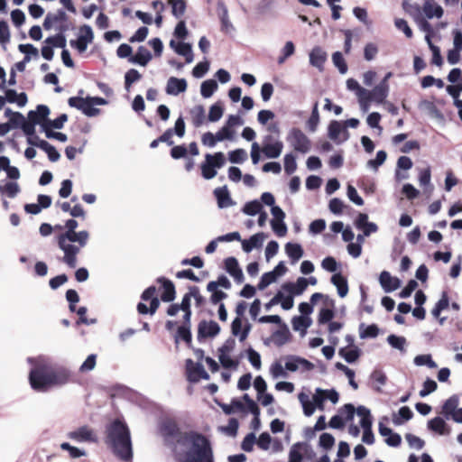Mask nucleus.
I'll use <instances>...</instances> for the list:
<instances>
[{"label": "nucleus", "instance_id": "f257e3e1", "mask_svg": "<svg viewBox=\"0 0 462 462\" xmlns=\"http://www.w3.org/2000/svg\"><path fill=\"white\" fill-rule=\"evenodd\" d=\"M161 434L168 445L185 448L184 457L180 462H214L213 451L209 440L199 433L193 431L181 433L174 421L165 420L162 423Z\"/></svg>", "mask_w": 462, "mask_h": 462}, {"label": "nucleus", "instance_id": "f03ea898", "mask_svg": "<svg viewBox=\"0 0 462 462\" xmlns=\"http://www.w3.org/2000/svg\"><path fill=\"white\" fill-rule=\"evenodd\" d=\"M28 362L32 365L29 381L35 391L47 392L50 389L63 386L71 380V371L67 367L52 364L48 356L29 357Z\"/></svg>", "mask_w": 462, "mask_h": 462}, {"label": "nucleus", "instance_id": "7ed1b4c3", "mask_svg": "<svg viewBox=\"0 0 462 462\" xmlns=\"http://www.w3.org/2000/svg\"><path fill=\"white\" fill-rule=\"evenodd\" d=\"M79 223L75 219H69L65 223L66 231L57 236L59 248L63 252L61 261L69 268L78 264V254L84 248L89 239V233L86 230L76 231Z\"/></svg>", "mask_w": 462, "mask_h": 462}, {"label": "nucleus", "instance_id": "20e7f679", "mask_svg": "<svg viewBox=\"0 0 462 462\" xmlns=\"http://www.w3.org/2000/svg\"><path fill=\"white\" fill-rule=\"evenodd\" d=\"M106 443L122 460L128 461L133 457L130 430L121 419H116L106 426Z\"/></svg>", "mask_w": 462, "mask_h": 462}, {"label": "nucleus", "instance_id": "39448f33", "mask_svg": "<svg viewBox=\"0 0 462 462\" xmlns=\"http://www.w3.org/2000/svg\"><path fill=\"white\" fill-rule=\"evenodd\" d=\"M299 402H300L303 412L306 416H311L315 411V407L319 410H324V402L326 401L325 390L317 388L315 393L312 396V402L305 393H300L298 395Z\"/></svg>", "mask_w": 462, "mask_h": 462}, {"label": "nucleus", "instance_id": "423d86ee", "mask_svg": "<svg viewBox=\"0 0 462 462\" xmlns=\"http://www.w3.org/2000/svg\"><path fill=\"white\" fill-rule=\"evenodd\" d=\"M286 141L294 151L302 154L311 150V141L300 128H291L286 136Z\"/></svg>", "mask_w": 462, "mask_h": 462}, {"label": "nucleus", "instance_id": "0eeeda50", "mask_svg": "<svg viewBox=\"0 0 462 462\" xmlns=\"http://www.w3.org/2000/svg\"><path fill=\"white\" fill-rule=\"evenodd\" d=\"M45 30L54 29L60 32H65L69 30L68 15L64 10L59 9L56 13H48L43 22Z\"/></svg>", "mask_w": 462, "mask_h": 462}, {"label": "nucleus", "instance_id": "6e6552de", "mask_svg": "<svg viewBox=\"0 0 462 462\" xmlns=\"http://www.w3.org/2000/svg\"><path fill=\"white\" fill-rule=\"evenodd\" d=\"M68 104L69 106L80 110L88 117L97 116L100 114V109L95 107L91 97H87L85 98L80 97H71L69 98Z\"/></svg>", "mask_w": 462, "mask_h": 462}, {"label": "nucleus", "instance_id": "1a4fd4ad", "mask_svg": "<svg viewBox=\"0 0 462 462\" xmlns=\"http://www.w3.org/2000/svg\"><path fill=\"white\" fill-rule=\"evenodd\" d=\"M283 149V143L278 138L272 134H267L263 139L262 152L266 158L276 159L278 158Z\"/></svg>", "mask_w": 462, "mask_h": 462}, {"label": "nucleus", "instance_id": "9d476101", "mask_svg": "<svg viewBox=\"0 0 462 462\" xmlns=\"http://www.w3.org/2000/svg\"><path fill=\"white\" fill-rule=\"evenodd\" d=\"M94 33L89 25H83L79 28V34L76 40H70L69 44L76 49L79 53L86 51L88 45L93 42Z\"/></svg>", "mask_w": 462, "mask_h": 462}, {"label": "nucleus", "instance_id": "9b49d317", "mask_svg": "<svg viewBox=\"0 0 462 462\" xmlns=\"http://www.w3.org/2000/svg\"><path fill=\"white\" fill-rule=\"evenodd\" d=\"M285 369L289 372L305 373L314 369V365L309 360L295 355L286 356Z\"/></svg>", "mask_w": 462, "mask_h": 462}, {"label": "nucleus", "instance_id": "f8f14e48", "mask_svg": "<svg viewBox=\"0 0 462 462\" xmlns=\"http://www.w3.org/2000/svg\"><path fill=\"white\" fill-rule=\"evenodd\" d=\"M329 139L337 144L346 142L349 138V133L346 129L343 122L333 120L330 122L328 129Z\"/></svg>", "mask_w": 462, "mask_h": 462}, {"label": "nucleus", "instance_id": "ddd939ff", "mask_svg": "<svg viewBox=\"0 0 462 462\" xmlns=\"http://www.w3.org/2000/svg\"><path fill=\"white\" fill-rule=\"evenodd\" d=\"M188 379L190 382H199L200 379H209L208 374L200 363L194 364L192 360H187Z\"/></svg>", "mask_w": 462, "mask_h": 462}, {"label": "nucleus", "instance_id": "4468645a", "mask_svg": "<svg viewBox=\"0 0 462 462\" xmlns=\"http://www.w3.org/2000/svg\"><path fill=\"white\" fill-rule=\"evenodd\" d=\"M50 108L45 105H38L36 110H31L28 113V119L34 124L41 125L43 129L47 127Z\"/></svg>", "mask_w": 462, "mask_h": 462}, {"label": "nucleus", "instance_id": "2eb2a0df", "mask_svg": "<svg viewBox=\"0 0 462 462\" xmlns=\"http://www.w3.org/2000/svg\"><path fill=\"white\" fill-rule=\"evenodd\" d=\"M68 437L77 442H96L97 437L94 431L88 426H82L69 432Z\"/></svg>", "mask_w": 462, "mask_h": 462}, {"label": "nucleus", "instance_id": "dca6fc26", "mask_svg": "<svg viewBox=\"0 0 462 462\" xmlns=\"http://www.w3.org/2000/svg\"><path fill=\"white\" fill-rule=\"evenodd\" d=\"M188 83L185 79L170 77L167 80L165 92L170 96H178L187 90Z\"/></svg>", "mask_w": 462, "mask_h": 462}, {"label": "nucleus", "instance_id": "f3484780", "mask_svg": "<svg viewBox=\"0 0 462 462\" xmlns=\"http://www.w3.org/2000/svg\"><path fill=\"white\" fill-rule=\"evenodd\" d=\"M220 332L219 325L214 320H202L199 324L198 337H214Z\"/></svg>", "mask_w": 462, "mask_h": 462}, {"label": "nucleus", "instance_id": "a211bd4d", "mask_svg": "<svg viewBox=\"0 0 462 462\" xmlns=\"http://www.w3.org/2000/svg\"><path fill=\"white\" fill-rule=\"evenodd\" d=\"M379 282L384 292H392L401 286V281L397 277H393L387 271H383L379 276Z\"/></svg>", "mask_w": 462, "mask_h": 462}, {"label": "nucleus", "instance_id": "6ab92c4d", "mask_svg": "<svg viewBox=\"0 0 462 462\" xmlns=\"http://www.w3.org/2000/svg\"><path fill=\"white\" fill-rule=\"evenodd\" d=\"M291 334L285 323L280 325V328L275 330L271 336V341L276 346H282L291 340Z\"/></svg>", "mask_w": 462, "mask_h": 462}, {"label": "nucleus", "instance_id": "aec40b11", "mask_svg": "<svg viewBox=\"0 0 462 462\" xmlns=\"http://www.w3.org/2000/svg\"><path fill=\"white\" fill-rule=\"evenodd\" d=\"M389 92V85L379 83L372 90L366 89V96L371 101L382 104L387 97Z\"/></svg>", "mask_w": 462, "mask_h": 462}, {"label": "nucleus", "instance_id": "412c9836", "mask_svg": "<svg viewBox=\"0 0 462 462\" xmlns=\"http://www.w3.org/2000/svg\"><path fill=\"white\" fill-rule=\"evenodd\" d=\"M225 268L237 283L243 282V271L238 264V261L235 257H228L225 260Z\"/></svg>", "mask_w": 462, "mask_h": 462}, {"label": "nucleus", "instance_id": "4be33fe9", "mask_svg": "<svg viewBox=\"0 0 462 462\" xmlns=\"http://www.w3.org/2000/svg\"><path fill=\"white\" fill-rule=\"evenodd\" d=\"M170 46L175 51L176 53L185 57L186 63H191L194 56L192 47L187 42H176L174 40L170 42Z\"/></svg>", "mask_w": 462, "mask_h": 462}, {"label": "nucleus", "instance_id": "5701e85b", "mask_svg": "<svg viewBox=\"0 0 462 462\" xmlns=\"http://www.w3.org/2000/svg\"><path fill=\"white\" fill-rule=\"evenodd\" d=\"M158 282L162 283L163 292L161 295V300L164 302H171L175 299L176 291L173 282L164 277L158 278Z\"/></svg>", "mask_w": 462, "mask_h": 462}, {"label": "nucleus", "instance_id": "b1692460", "mask_svg": "<svg viewBox=\"0 0 462 462\" xmlns=\"http://www.w3.org/2000/svg\"><path fill=\"white\" fill-rule=\"evenodd\" d=\"M327 60V53L326 51L319 46L314 47L310 53V63L322 70L323 65Z\"/></svg>", "mask_w": 462, "mask_h": 462}, {"label": "nucleus", "instance_id": "393cba45", "mask_svg": "<svg viewBox=\"0 0 462 462\" xmlns=\"http://www.w3.org/2000/svg\"><path fill=\"white\" fill-rule=\"evenodd\" d=\"M308 287V281L304 277L297 279L296 282H287L282 285V290L288 291L291 295L302 294Z\"/></svg>", "mask_w": 462, "mask_h": 462}, {"label": "nucleus", "instance_id": "a878e982", "mask_svg": "<svg viewBox=\"0 0 462 462\" xmlns=\"http://www.w3.org/2000/svg\"><path fill=\"white\" fill-rule=\"evenodd\" d=\"M266 236L264 233H257L249 239L242 240V248L244 252L250 253L254 248L262 247Z\"/></svg>", "mask_w": 462, "mask_h": 462}, {"label": "nucleus", "instance_id": "bb28decb", "mask_svg": "<svg viewBox=\"0 0 462 462\" xmlns=\"http://www.w3.org/2000/svg\"><path fill=\"white\" fill-rule=\"evenodd\" d=\"M214 195L217 200V206L220 208H226L234 204L226 186L217 188L214 190Z\"/></svg>", "mask_w": 462, "mask_h": 462}, {"label": "nucleus", "instance_id": "cd10ccee", "mask_svg": "<svg viewBox=\"0 0 462 462\" xmlns=\"http://www.w3.org/2000/svg\"><path fill=\"white\" fill-rule=\"evenodd\" d=\"M152 60V53L144 47L140 46L134 56L130 58V61L141 66H146L147 63Z\"/></svg>", "mask_w": 462, "mask_h": 462}, {"label": "nucleus", "instance_id": "c85d7f7f", "mask_svg": "<svg viewBox=\"0 0 462 462\" xmlns=\"http://www.w3.org/2000/svg\"><path fill=\"white\" fill-rule=\"evenodd\" d=\"M331 282L337 287V294L340 298H344L348 293L347 280L341 274L336 273L331 277Z\"/></svg>", "mask_w": 462, "mask_h": 462}, {"label": "nucleus", "instance_id": "c756f323", "mask_svg": "<svg viewBox=\"0 0 462 462\" xmlns=\"http://www.w3.org/2000/svg\"><path fill=\"white\" fill-rule=\"evenodd\" d=\"M339 355L346 362L351 364L359 358L361 349L358 346H345L339 349Z\"/></svg>", "mask_w": 462, "mask_h": 462}, {"label": "nucleus", "instance_id": "7c9ffc66", "mask_svg": "<svg viewBox=\"0 0 462 462\" xmlns=\"http://www.w3.org/2000/svg\"><path fill=\"white\" fill-rule=\"evenodd\" d=\"M459 398L454 394L450 396L443 404L441 413L443 416L449 420L452 413L458 408Z\"/></svg>", "mask_w": 462, "mask_h": 462}, {"label": "nucleus", "instance_id": "2f4dec72", "mask_svg": "<svg viewBox=\"0 0 462 462\" xmlns=\"http://www.w3.org/2000/svg\"><path fill=\"white\" fill-rule=\"evenodd\" d=\"M429 430L439 433V435H445L448 433V426L441 417H435L428 422Z\"/></svg>", "mask_w": 462, "mask_h": 462}, {"label": "nucleus", "instance_id": "473e14b6", "mask_svg": "<svg viewBox=\"0 0 462 462\" xmlns=\"http://www.w3.org/2000/svg\"><path fill=\"white\" fill-rule=\"evenodd\" d=\"M285 251L288 256L291 259L292 263H296L303 256V249L300 244L287 243Z\"/></svg>", "mask_w": 462, "mask_h": 462}, {"label": "nucleus", "instance_id": "72a5a7b5", "mask_svg": "<svg viewBox=\"0 0 462 462\" xmlns=\"http://www.w3.org/2000/svg\"><path fill=\"white\" fill-rule=\"evenodd\" d=\"M171 14L176 19H181L185 14L187 4L185 0H168Z\"/></svg>", "mask_w": 462, "mask_h": 462}, {"label": "nucleus", "instance_id": "f704fd0d", "mask_svg": "<svg viewBox=\"0 0 462 462\" xmlns=\"http://www.w3.org/2000/svg\"><path fill=\"white\" fill-rule=\"evenodd\" d=\"M241 328L242 320L240 318H236L231 324L232 334L236 337H239L240 341H244L245 340L249 334L250 327L247 326L246 328H245L243 331L241 330Z\"/></svg>", "mask_w": 462, "mask_h": 462}, {"label": "nucleus", "instance_id": "c9c22d12", "mask_svg": "<svg viewBox=\"0 0 462 462\" xmlns=\"http://www.w3.org/2000/svg\"><path fill=\"white\" fill-rule=\"evenodd\" d=\"M310 324V319L303 316H296L291 320L292 328L295 331H300L302 335L306 334V330Z\"/></svg>", "mask_w": 462, "mask_h": 462}, {"label": "nucleus", "instance_id": "e433bc0d", "mask_svg": "<svg viewBox=\"0 0 462 462\" xmlns=\"http://www.w3.org/2000/svg\"><path fill=\"white\" fill-rule=\"evenodd\" d=\"M190 115L195 127H199L204 124L206 116L205 109L201 105L194 106L190 110Z\"/></svg>", "mask_w": 462, "mask_h": 462}, {"label": "nucleus", "instance_id": "4c0bfd02", "mask_svg": "<svg viewBox=\"0 0 462 462\" xmlns=\"http://www.w3.org/2000/svg\"><path fill=\"white\" fill-rule=\"evenodd\" d=\"M379 334V328L375 324H372L369 326H365V324H361L359 326V336L361 338H374Z\"/></svg>", "mask_w": 462, "mask_h": 462}, {"label": "nucleus", "instance_id": "58836bf2", "mask_svg": "<svg viewBox=\"0 0 462 462\" xmlns=\"http://www.w3.org/2000/svg\"><path fill=\"white\" fill-rule=\"evenodd\" d=\"M217 89V83L214 79H208L202 82L200 86V94L204 98L210 97Z\"/></svg>", "mask_w": 462, "mask_h": 462}, {"label": "nucleus", "instance_id": "ea45409f", "mask_svg": "<svg viewBox=\"0 0 462 462\" xmlns=\"http://www.w3.org/2000/svg\"><path fill=\"white\" fill-rule=\"evenodd\" d=\"M20 192V187L17 182H6L4 185L0 184V193L6 195L10 199H14Z\"/></svg>", "mask_w": 462, "mask_h": 462}, {"label": "nucleus", "instance_id": "a19ab883", "mask_svg": "<svg viewBox=\"0 0 462 462\" xmlns=\"http://www.w3.org/2000/svg\"><path fill=\"white\" fill-rule=\"evenodd\" d=\"M64 33L58 32L56 35L45 39L44 43L50 44L52 48L65 49L67 41Z\"/></svg>", "mask_w": 462, "mask_h": 462}, {"label": "nucleus", "instance_id": "79ce46f5", "mask_svg": "<svg viewBox=\"0 0 462 462\" xmlns=\"http://www.w3.org/2000/svg\"><path fill=\"white\" fill-rule=\"evenodd\" d=\"M425 15L431 19L433 17L440 18L443 15V9L439 5H433L427 2L423 6Z\"/></svg>", "mask_w": 462, "mask_h": 462}, {"label": "nucleus", "instance_id": "37998d69", "mask_svg": "<svg viewBox=\"0 0 462 462\" xmlns=\"http://www.w3.org/2000/svg\"><path fill=\"white\" fill-rule=\"evenodd\" d=\"M231 282L225 275L218 276L217 281H211L207 285V291H216L218 287H222L226 290L231 288Z\"/></svg>", "mask_w": 462, "mask_h": 462}, {"label": "nucleus", "instance_id": "c03bdc74", "mask_svg": "<svg viewBox=\"0 0 462 462\" xmlns=\"http://www.w3.org/2000/svg\"><path fill=\"white\" fill-rule=\"evenodd\" d=\"M387 342L392 347L398 349L401 352L406 351V338L404 337L392 334L387 337Z\"/></svg>", "mask_w": 462, "mask_h": 462}, {"label": "nucleus", "instance_id": "a18cd8bd", "mask_svg": "<svg viewBox=\"0 0 462 462\" xmlns=\"http://www.w3.org/2000/svg\"><path fill=\"white\" fill-rule=\"evenodd\" d=\"M387 158V153L381 150L376 152L375 159L369 160L366 162L367 168H370L374 170V171H377L379 167L384 163Z\"/></svg>", "mask_w": 462, "mask_h": 462}, {"label": "nucleus", "instance_id": "49530a36", "mask_svg": "<svg viewBox=\"0 0 462 462\" xmlns=\"http://www.w3.org/2000/svg\"><path fill=\"white\" fill-rule=\"evenodd\" d=\"M270 374L273 379H278L280 377L286 378L288 377L287 370L285 366L283 367L279 361L273 362L269 369Z\"/></svg>", "mask_w": 462, "mask_h": 462}, {"label": "nucleus", "instance_id": "de8ad7c7", "mask_svg": "<svg viewBox=\"0 0 462 462\" xmlns=\"http://www.w3.org/2000/svg\"><path fill=\"white\" fill-rule=\"evenodd\" d=\"M449 305V300L448 293L446 291H443L441 294V298L439 300V301L436 303L432 310V315L434 317H439L440 312L444 310H446Z\"/></svg>", "mask_w": 462, "mask_h": 462}, {"label": "nucleus", "instance_id": "09e8293b", "mask_svg": "<svg viewBox=\"0 0 462 462\" xmlns=\"http://www.w3.org/2000/svg\"><path fill=\"white\" fill-rule=\"evenodd\" d=\"M284 171L288 175L292 174L297 170L296 156L292 152L285 154Z\"/></svg>", "mask_w": 462, "mask_h": 462}, {"label": "nucleus", "instance_id": "8fccbe9b", "mask_svg": "<svg viewBox=\"0 0 462 462\" xmlns=\"http://www.w3.org/2000/svg\"><path fill=\"white\" fill-rule=\"evenodd\" d=\"M40 144L41 149L47 153L48 158L51 162H54L60 159V155L53 145H51L48 142H42Z\"/></svg>", "mask_w": 462, "mask_h": 462}, {"label": "nucleus", "instance_id": "3c124183", "mask_svg": "<svg viewBox=\"0 0 462 462\" xmlns=\"http://www.w3.org/2000/svg\"><path fill=\"white\" fill-rule=\"evenodd\" d=\"M205 159L207 161H209L211 162V164L213 165V167L216 169H220L224 166L225 162H226V160H225V155L223 152H217L214 154H206L205 156Z\"/></svg>", "mask_w": 462, "mask_h": 462}, {"label": "nucleus", "instance_id": "603ef678", "mask_svg": "<svg viewBox=\"0 0 462 462\" xmlns=\"http://www.w3.org/2000/svg\"><path fill=\"white\" fill-rule=\"evenodd\" d=\"M224 113V109L219 103L212 105L209 108L208 119L209 122L215 123L220 120Z\"/></svg>", "mask_w": 462, "mask_h": 462}, {"label": "nucleus", "instance_id": "864d4df0", "mask_svg": "<svg viewBox=\"0 0 462 462\" xmlns=\"http://www.w3.org/2000/svg\"><path fill=\"white\" fill-rule=\"evenodd\" d=\"M247 159V153L244 149H236L228 152V160L232 163H243Z\"/></svg>", "mask_w": 462, "mask_h": 462}, {"label": "nucleus", "instance_id": "5fc2aeb1", "mask_svg": "<svg viewBox=\"0 0 462 462\" xmlns=\"http://www.w3.org/2000/svg\"><path fill=\"white\" fill-rule=\"evenodd\" d=\"M262 208H263V206H262L261 202H259L258 200H253V201L247 202L244 206L243 212L248 216H255L258 213H260V211L262 210Z\"/></svg>", "mask_w": 462, "mask_h": 462}, {"label": "nucleus", "instance_id": "6e6d98bb", "mask_svg": "<svg viewBox=\"0 0 462 462\" xmlns=\"http://www.w3.org/2000/svg\"><path fill=\"white\" fill-rule=\"evenodd\" d=\"M413 362L418 366L427 365L430 368H436L438 366L430 355H419L415 356Z\"/></svg>", "mask_w": 462, "mask_h": 462}, {"label": "nucleus", "instance_id": "4d7b16f0", "mask_svg": "<svg viewBox=\"0 0 462 462\" xmlns=\"http://www.w3.org/2000/svg\"><path fill=\"white\" fill-rule=\"evenodd\" d=\"M60 448L62 450L68 451L69 453V456L72 458H78V457L86 456L85 450L80 449V448H79L77 447L71 446L70 444H69L67 442L61 443L60 444Z\"/></svg>", "mask_w": 462, "mask_h": 462}, {"label": "nucleus", "instance_id": "13d9d810", "mask_svg": "<svg viewBox=\"0 0 462 462\" xmlns=\"http://www.w3.org/2000/svg\"><path fill=\"white\" fill-rule=\"evenodd\" d=\"M335 444V438L330 433H322L319 436V446L324 450H329Z\"/></svg>", "mask_w": 462, "mask_h": 462}, {"label": "nucleus", "instance_id": "bf43d9fd", "mask_svg": "<svg viewBox=\"0 0 462 462\" xmlns=\"http://www.w3.org/2000/svg\"><path fill=\"white\" fill-rule=\"evenodd\" d=\"M96 364H97V355L91 354L82 363V365L79 366V370L80 373H83V374L90 372L96 367Z\"/></svg>", "mask_w": 462, "mask_h": 462}, {"label": "nucleus", "instance_id": "052dcab7", "mask_svg": "<svg viewBox=\"0 0 462 462\" xmlns=\"http://www.w3.org/2000/svg\"><path fill=\"white\" fill-rule=\"evenodd\" d=\"M332 61L334 65L338 69L341 74H346L347 71V66L345 62L343 55L339 51H336L332 55Z\"/></svg>", "mask_w": 462, "mask_h": 462}, {"label": "nucleus", "instance_id": "680f3d73", "mask_svg": "<svg viewBox=\"0 0 462 462\" xmlns=\"http://www.w3.org/2000/svg\"><path fill=\"white\" fill-rule=\"evenodd\" d=\"M141 79V74L135 69H130L125 75V87L129 90L131 85Z\"/></svg>", "mask_w": 462, "mask_h": 462}, {"label": "nucleus", "instance_id": "e2e57ef3", "mask_svg": "<svg viewBox=\"0 0 462 462\" xmlns=\"http://www.w3.org/2000/svg\"><path fill=\"white\" fill-rule=\"evenodd\" d=\"M200 168L202 177L206 180H211L217 175V171L209 161L206 160L205 162L201 164Z\"/></svg>", "mask_w": 462, "mask_h": 462}, {"label": "nucleus", "instance_id": "0e129e2a", "mask_svg": "<svg viewBox=\"0 0 462 462\" xmlns=\"http://www.w3.org/2000/svg\"><path fill=\"white\" fill-rule=\"evenodd\" d=\"M437 387H438L437 383L434 380H431V379L428 378L423 383V387L420 391L419 394H420V397H426L427 395H429L431 393H433L434 391H436Z\"/></svg>", "mask_w": 462, "mask_h": 462}, {"label": "nucleus", "instance_id": "69168bd1", "mask_svg": "<svg viewBox=\"0 0 462 462\" xmlns=\"http://www.w3.org/2000/svg\"><path fill=\"white\" fill-rule=\"evenodd\" d=\"M301 444H294L289 453V462H302L303 457L300 452Z\"/></svg>", "mask_w": 462, "mask_h": 462}, {"label": "nucleus", "instance_id": "338daca9", "mask_svg": "<svg viewBox=\"0 0 462 462\" xmlns=\"http://www.w3.org/2000/svg\"><path fill=\"white\" fill-rule=\"evenodd\" d=\"M209 69V63L208 61L199 62L192 69L193 77L200 79L208 72Z\"/></svg>", "mask_w": 462, "mask_h": 462}, {"label": "nucleus", "instance_id": "774afa93", "mask_svg": "<svg viewBox=\"0 0 462 462\" xmlns=\"http://www.w3.org/2000/svg\"><path fill=\"white\" fill-rule=\"evenodd\" d=\"M405 439H406L409 446L411 448L420 450L424 447V441L420 438H419L413 434H411V433L406 434Z\"/></svg>", "mask_w": 462, "mask_h": 462}]
</instances>
